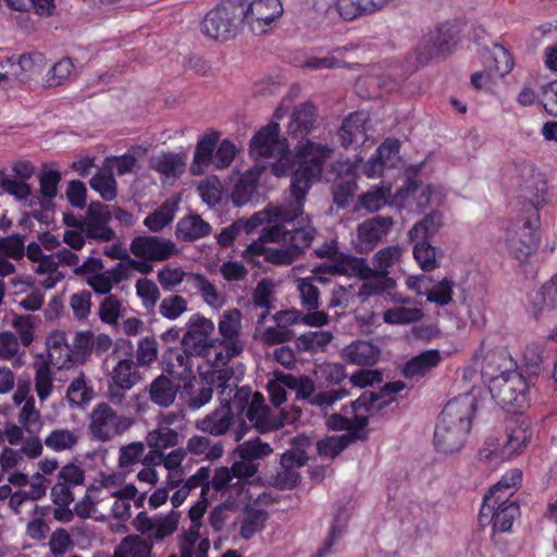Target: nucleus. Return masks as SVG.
Here are the masks:
<instances>
[{
	"label": "nucleus",
	"mask_w": 557,
	"mask_h": 557,
	"mask_svg": "<svg viewBox=\"0 0 557 557\" xmlns=\"http://www.w3.org/2000/svg\"><path fill=\"white\" fill-rule=\"evenodd\" d=\"M478 409L472 394H461L450 399L438 416L433 443L437 451L453 454L465 445Z\"/></svg>",
	"instance_id": "3"
},
{
	"label": "nucleus",
	"mask_w": 557,
	"mask_h": 557,
	"mask_svg": "<svg viewBox=\"0 0 557 557\" xmlns=\"http://www.w3.org/2000/svg\"><path fill=\"white\" fill-rule=\"evenodd\" d=\"M443 223V213L433 210L409 230L408 238L430 242L440 232Z\"/></svg>",
	"instance_id": "34"
},
{
	"label": "nucleus",
	"mask_w": 557,
	"mask_h": 557,
	"mask_svg": "<svg viewBox=\"0 0 557 557\" xmlns=\"http://www.w3.org/2000/svg\"><path fill=\"white\" fill-rule=\"evenodd\" d=\"M308 456L302 449H290L281 456L282 471L275 476L276 485L281 488H294L300 479L297 469L306 465Z\"/></svg>",
	"instance_id": "22"
},
{
	"label": "nucleus",
	"mask_w": 557,
	"mask_h": 557,
	"mask_svg": "<svg viewBox=\"0 0 557 557\" xmlns=\"http://www.w3.org/2000/svg\"><path fill=\"white\" fill-rule=\"evenodd\" d=\"M180 385H174L171 379L160 375L150 385L151 400L162 407H169L175 400Z\"/></svg>",
	"instance_id": "38"
},
{
	"label": "nucleus",
	"mask_w": 557,
	"mask_h": 557,
	"mask_svg": "<svg viewBox=\"0 0 557 557\" xmlns=\"http://www.w3.org/2000/svg\"><path fill=\"white\" fill-rule=\"evenodd\" d=\"M94 397V389L84 373L75 377L66 389V399L71 406L84 407Z\"/></svg>",
	"instance_id": "39"
},
{
	"label": "nucleus",
	"mask_w": 557,
	"mask_h": 557,
	"mask_svg": "<svg viewBox=\"0 0 557 557\" xmlns=\"http://www.w3.org/2000/svg\"><path fill=\"white\" fill-rule=\"evenodd\" d=\"M158 358V342L154 337H144L138 342L136 363L139 367H150Z\"/></svg>",
	"instance_id": "63"
},
{
	"label": "nucleus",
	"mask_w": 557,
	"mask_h": 557,
	"mask_svg": "<svg viewBox=\"0 0 557 557\" xmlns=\"http://www.w3.org/2000/svg\"><path fill=\"white\" fill-rule=\"evenodd\" d=\"M317 120V109L310 102L298 106L293 112L288 125V133L295 137L306 136L313 127Z\"/></svg>",
	"instance_id": "33"
},
{
	"label": "nucleus",
	"mask_w": 557,
	"mask_h": 557,
	"mask_svg": "<svg viewBox=\"0 0 557 557\" xmlns=\"http://www.w3.org/2000/svg\"><path fill=\"white\" fill-rule=\"evenodd\" d=\"M333 337L330 331H312L298 336L295 341V345L299 351L314 355L325 351Z\"/></svg>",
	"instance_id": "37"
},
{
	"label": "nucleus",
	"mask_w": 557,
	"mask_h": 557,
	"mask_svg": "<svg viewBox=\"0 0 557 557\" xmlns=\"http://www.w3.org/2000/svg\"><path fill=\"white\" fill-rule=\"evenodd\" d=\"M114 557H151L152 543L140 535L125 536L114 548Z\"/></svg>",
	"instance_id": "35"
},
{
	"label": "nucleus",
	"mask_w": 557,
	"mask_h": 557,
	"mask_svg": "<svg viewBox=\"0 0 557 557\" xmlns=\"http://www.w3.org/2000/svg\"><path fill=\"white\" fill-rule=\"evenodd\" d=\"M244 23L243 0H221L206 13L200 30L211 40L225 42L237 37Z\"/></svg>",
	"instance_id": "5"
},
{
	"label": "nucleus",
	"mask_w": 557,
	"mask_h": 557,
	"mask_svg": "<svg viewBox=\"0 0 557 557\" xmlns=\"http://www.w3.org/2000/svg\"><path fill=\"white\" fill-rule=\"evenodd\" d=\"M413 243V257L424 272H431L438 268L436 248L429 240L409 239Z\"/></svg>",
	"instance_id": "41"
},
{
	"label": "nucleus",
	"mask_w": 557,
	"mask_h": 557,
	"mask_svg": "<svg viewBox=\"0 0 557 557\" xmlns=\"http://www.w3.org/2000/svg\"><path fill=\"white\" fill-rule=\"evenodd\" d=\"M40 53L21 54L20 57H5V62L10 71L15 72L12 77L18 78L23 73H34L36 71V62L41 61Z\"/></svg>",
	"instance_id": "54"
},
{
	"label": "nucleus",
	"mask_w": 557,
	"mask_h": 557,
	"mask_svg": "<svg viewBox=\"0 0 557 557\" xmlns=\"http://www.w3.org/2000/svg\"><path fill=\"white\" fill-rule=\"evenodd\" d=\"M244 22L255 34H264L273 21L283 14L281 0H243Z\"/></svg>",
	"instance_id": "13"
},
{
	"label": "nucleus",
	"mask_w": 557,
	"mask_h": 557,
	"mask_svg": "<svg viewBox=\"0 0 557 557\" xmlns=\"http://www.w3.org/2000/svg\"><path fill=\"white\" fill-rule=\"evenodd\" d=\"M400 141L397 138H386L376 149L374 156L386 168H395L399 161Z\"/></svg>",
	"instance_id": "59"
},
{
	"label": "nucleus",
	"mask_w": 557,
	"mask_h": 557,
	"mask_svg": "<svg viewBox=\"0 0 557 557\" xmlns=\"http://www.w3.org/2000/svg\"><path fill=\"white\" fill-rule=\"evenodd\" d=\"M197 429L213 436H226L234 443L240 442L250 426L244 418H238L233 413L228 405L215 408L197 422Z\"/></svg>",
	"instance_id": "9"
},
{
	"label": "nucleus",
	"mask_w": 557,
	"mask_h": 557,
	"mask_svg": "<svg viewBox=\"0 0 557 557\" xmlns=\"http://www.w3.org/2000/svg\"><path fill=\"white\" fill-rule=\"evenodd\" d=\"M18 423L30 435H37L42 429L40 411L35 407V399L30 397L25 401L18 413Z\"/></svg>",
	"instance_id": "42"
},
{
	"label": "nucleus",
	"mask_w": 557,
	"mask_h": 557,
	"mask_svg": "<svg viewBox=\"0 0 557 557\" xmlns=\"http://www.w3.org/2000/svg\"><path fill=\"white\" fill-rule=\"evenodd\" d=\"M77 442L78 436L74 431L67 429L52 430L45 438V445L54 451L72 449L76 446Z\"/></svg>",
	"instance_id": "49"
},
{
	"label": "nucleus",
	"mask_w": 557,
	"mask_h": 557,
	"mask_svg": "<svg viewBox=\"0 0 557 557\" xmlns=\"http://www.w3.org/2000/svg\"><path fill=\"white\" fill-rule=\"evenodd\" d=\"M188 282L201 294L208 305L215 306L220 302L221 297L216 287L205 275L199 273L193 274Z\"/></svg>",
	"instance_id": "62"
},
{
	"label": "nucleus",
	"mask_w": 557,
	"mask_h": 557,
	"mask_svg": "<svg viewBox=\"0 0 557 557\" xmlns=\"http://www.w3.org/2000/svg\"><path fill=\"white\" fill-rule=\"evenodd\" d=\"M391 195L392 184L382 181L380 185L360 195L358 201L362 209L376 212L388 203Z\"/></svg>",
	"instance_id": "36"
},
{
	"label": "nucleus",
	"mask_w": 557,
	"mask_h": 557,
	"mask_svg": "<svg viewBox=\"0 0 557 557\" xmlns=\"http://www.w3.org/2000/svg\"><path fill=\"white\" fill-rule=\"evenodd\" d=\"M540 220L536 218H527L523 222L521 232L516 236L507 238V249L516 260L523 263L536 251L540 244L537 228Z\"/></svg>",
	"instance_id": "16"
},
{
	"label": "nucleus",
	"mask_w": 557,
	"mask_h": 557,
	"mask_svg": "<svg viewBox=\"0 0 557 557\" xmlns=\"http://www.w3.org/2000/svg\"><path fill=\"white\" fill-rule=\"evenodd\" d=\"M350 443L351 437L349 435L329 436L318 442L317 450L320 456L335 458Z\"/></svg>",
	"instance_id": "58"
},
{
	"label": "nucleus",
	"mask_w": 557,
	"mask_h": 557,
	"mask_svg": "<svg viewBox=\"0 0 557 557\" xmlns=\"http://www.w3.org/2000/svg\"><path fill=\"white\" fill-rule=\"evenodd\" d=\"M219 141V133L206 134L198 140L190 170L194 174H201L212 163L213 153Z\"/></svg>",
	"instance_id": "30"
},
{
	"label": "nucleus",
	"mask_w": 557,
	"mask_h": 557,
	"mask_svg": "<svg viewBox=\"0 0 557 557\" xmlns=\"http://www.w3.org/2000/svg\"><path fill=\"white\" fill-rule=\"evenodd\" d=\"M249 152L255 158L280 157L272 165L276 176H284L290 170L288 145L286 139L280 137V125L276 122H270L252 136Z\"/></svg>",
	"instance_id": "6"
},
{
	"label": "nucleus",
	"mask_w": 557,
	"mask_h": 557,
	"mask_svg": "<svg viewBox=\"0 0 557 557\" xmlns=\"http://www.w3.org/2000/svg\"><path fill=\"white\" fill-rule=\"evenodd\" d=\"M131 425L129 420L119 414L109 404H97L90 414L88 431L94 441L107 443L123 434Z\"/></svg>",
	"instance_id": "11"
},
{
	"label": "nucleus",
	"mask_w": 557,
	"mask_h": 557,
	"mask_svg": "<svg viewBox=\"0 0 557 557\" xmlns=\"http://www.w3.org/2000/svg\"><path fill=\"white\" fill-rule=\"evenodd\" d=\"M272 451V447L268 443L261 442L259 438L239 444L236 448L239 458L251 462L269 456Z\"/></svg>",
	"instance_id": "55"
},
{
	"label": "nucleus",
	"mask_w": 557,
	"mask_h": 557,
	"mask_svg": "<svg viewBox=\"0 0 557 557\" xmlns=\"http://www.w3.org/2000/svg\"><path fill=\"white\" fill-rule=\"evenodd\" d=\"M302 398H310V404L318 407H330L337 400L349 396V391L345 387L332 388L314 393V383L308 376H300L299 384L296 388Z\"/></svg>",
	"instance_id": "25"
},
{
	"label": "nucleus",
	"mask_w": 557,
	"mask_h": 557,
	"mask_svg": "<svg viewBox=\"0 0 557 557\" xmlns=\"http://www.w3.org/2000/svg\"><path fill=\"white\" fill-rule=\"evenodd\" d=\"M331 153L332 149L327 145L307 143L302 151L305 160L292 174V203L276 208L275 215L282 224L269 226L264 234L267 240L283 243L298 258L311 246L317 231L310 224L296 227L294 222L302 215L308 191L320 180L323 164Z\"/></svg>",
	"instance_id": "1"
},
{
	"label": "nucleus",
	"mask_w": 557,
	"mask_h": 557,
	"mask_svg": "<svg viewBox=\"0 0 557 557\" xmlns=\"http://www.w3.org/2000/svg\"><path fill=\"white\" fill-rule=\"evenodd\" d=\"M391 216L375 215L364 220L357 227L358 247L361 252H369L385 237L393 226Z\"/></svg>",
	"instance_id": "18"
},
{
	"label": "nucleus",
	"mask_w": 557,
	"mask_h": 557,
	"mask_svg": "<svg viewBox=\"0 0 557 557\" xmlns=\"http://www.w3.org/2000/svg\"><path fill=\"white\" fill-rule=\"evenodd\" d=\"M317 380L320 384L338 385L346 377V368L338 362H325L318 367L315 371Z\"/></svg>",
	"instance_id": "51"
},
{
	"label": "nucleus",
	"mask_w": 557,
	"mask_h": 557,
	"mask_svg": "<svg viewBox=\"0 0 557 557\" xmlns=\"http://www.w3.org/2000/svg\"><path fill=\"white\" fill-rule=\"evenodd\" d=\"M246 418L259 433L275 431L283 425L282 421L271 413L263 395L259 392L252 395Z\"/></svg>",
	"instance_id": "20"
},
{
	"label": "nucleus",
	"mask_w": 557,
	"mask_h": 557,
	"mask_svg": "<svg viewBox=\"0 0 557 557\" xmlns=\"http://www.w3.org/2000/svg\"><path fill=\"white\" fill-rule=\"evenodd\" d=\"M109 360L114 362V366L110 372L108 398L111 403L120 405L125 398V393L141 380L139 366L134 361V345L132 342L127 339L119 341Z\"/></svg>",
	"instance_id": "4"
},
{
	"label": "nucleus",
	"mask_w": 557,
	"mask_h": 557,
	"mask_svg": "<svg viewBox=\"0 0 557 557\" xmlns=\"http://www.w3.org/2000/svg\"><path fill=\"white\" fill-rule=\"evenodd\" d=\"M522 483V471L520 469L513 468L508 470L500 480L490 488L486 495H493V497H497L499 495L508 493V498L511 499L515 491Z\"/></svg>",
	"instance_id": "48"
},
{
	"label": "nucleus",
	"mask_w": 557,
	"mask_h": 557,
	"mask_svg": "<svg viewBox=\"0 0 557 557\" xmlns=\"http://www.w3.org/2000/svg\"><path fill=\"white\" fill-rule=\"evenodd\" d=\"M484 65L492 75L504 77L515 65L513 58L509 50L502 45H494L491 50L483 54Z\"/></svg>",
	"instance_id": "32"
},
{
	"label": "nucleus",
	"mask_w": 557,
	"mask_h": 557,
	"mask_svg": "<svg viewBox=\"0 0 557 557\" xmlns=\"http://www.w3.org/2000/svg\"><path fill=\"white\" fill-rule=\"evenodd\" d=\"M442 357L440 350H425L406 362L403 373L407 379L422 377L430 370L437 367Z\"/></svg>",
	"instance_id": "31"
},
{
	"label": "nucleus",
	"mask_w": 557,
	"mask_h": 557,
	"mask_svg": "<svg viewBox=\"0 0 557 557\" xmlns=\"http://www.w3.org/2000/svg\"><path fill=\"white\" fill-rule=\"evenodd\" d=\"M403 249L398 245L387 246L372 257L373 270L389 274V269L401 258Z\"/></svg>",
	"instance_id": "50"
},
{
	"label": "nucleus",
	"mask_w": 557,
	"mask_h": 557,
	"mask_svg": "<svg viewBox=\"0 0 557 557\" xmlns=\"http://www.w3.org/2000/svg\"><path fill=\"white\" fill-rule=\"evenodd\" d=\"M357 189V182L355 176L338 177L333 185V199L334 202L345 208L348 206L355 190Z\"/></svg>",
	"instance_id": "57"
},
{
	"label": "nucleus",
	"mask_w": 557,
	"mask_h": 557,
	"mask_svg": "<svg viewBox=\"0 0 557 557\" xmlns=\"http://www.w3.org/2000/svg\"><path fill=\"white\" fill-rule=\"evenodd\" d=\"M313 281H321V277H306L298 283L301 305L308 311L317 310L320 306V290L313 284Z\"/></svg>",
	"instance_id": "52"
},
{
	"label": "nucleus",
	"mask_w": 557,
	"mask_h": 557,
	"mask_svg": "<svg viewBox=\"0 0 557 557\" xmlns=\"http://www.w3.org/2000/svg\"><path fill=\"white\" fill-rule=\"evenodd\" d=\"M459 38L456 24L444 23L425 34L416 48L417 67L426 64L431 59L450 53Z\"/></svg>",
	"instance_id": "10"
},
{
	"label": "nucleus",
	"mask_w": 557,
	"mask_h": 557,
	"mask_svg": "<svg viewBox=\"0 0 557 557\" xmlns=\"http://www.w3.org/2000/svg\"><path fill=\"white\" fill-rule=\"evenodd\" d=\"M334 4L344 21H354L374 13L369 0H335Z\"/></svg>",
	"instance_id": "47"
},
{
	"label": "nucleus",
	"mask_w": 557,
	"mask_h": 557,
	"mask_svg": "<svg viewBox=\"0 0 557 557\" xmlns=\"http://www.w3.org/2000/svg\"><path fill=\"white\" fill-rule=\"evenodd\" d=\"M516 175L512 180L513 186L519 191V196L527 200L529 218L540 220V208L546 201L547 181L545 175L531 162L522 161L515 164Z\"/></svg>",
	"instance_id": "7"
},
{
	"label": "nucleus",
	"mask_w": 557,
	"mask_h": 557,
	"mask_svg": "<svg viewBox=\"0 0 557 557\" xmlns=\"http://www.w3.org/2000/svg\"><path fill=\"white\" fill-rule=\"evenodd\" d=\"M240 312L235 309L223 314L219 322V331L223 337V350L215 349V362L225 364L242 352L239 345Z\"/></svg>",
	"instance_id": "14"
},
{
	"label": "nucleus",
	"mask_w": 557,
	"mask_h": 557,
	"mask_svg": "<svg viewBox=\"0 0 557 557\" xmlns=\"http://www.w3.org/2000/svg\"><path fill=\"white\" fill-rule=\"evenodd\" d=\"M455 285L456 283L453 277H443L426 290V300L440 307L449 305L453 301Z\"/></svg>",
	"instance_id": "46"
},
{
	"label": "nucleus",
	"mask_w": 557,
	"mask_h": 557,
	"mask_svg": "<svg viewBox=\"0 0 557 557\" xmlns=\"http://www.w3.org/2000/svg\"><path fill=\"white\" fill-rule=\"evenodd\" d=\"M52 389L53 377L50 366L41 363L35 373V391L40 401H45L51 395Z\"/></svg>",
	"instance_id": "61"
},
{
	"label": "nucleus",
	"mask_w": 557,
	"mask_h": 557,
	"mask_svg": "<svg viewBox=\"0 0 557 557\" xmlns=\"http://www.w3.org/2000/svg\"><path fill=\"white\" fill-rule=\"evenodd\" d=\"M268 519V512L261 509L250 511L240 525V536L245 540L251 539L256 533L260 532L264 528V523Z\"/></svg>",
	"instance_id": "60"
},
{
	"label": "nucleus",
	"mask_w": 557,
	"mask_h": 557,
	"mask_svg": "<svg viewBox=\"0 0 557 557\" xmlns=\"http://www.w3.org/2000/svg\"><path fill=\"white\" fill-rule=\"evenodd\" d=\"M262 170L260 166H252L239 176L231 193V199L235 206L242 207L252 200L259 186Z\"/></svg>",
	"instance_id": "27"
},
{
	"label": "nucleus",
	"mask_w": 557,
	"mask_h": 557,
	"mask_svg": "<svg viewBox=\"0 0 557 557\" xmlns=\"http://www.w3.org/2000/svg\"><path fill=\"white\" fill-rule=\"evenodd\" d=\"M261 222L260 219L257 216L251 218L250 220L246 222H234L227 227H224L221 230V232L216 236V242L221 247L227 248L233 245L235 239L240 233L242 225H244V230L246 233L251 232L259 223Z\"/></svg>",
	"instance_id": "53"
},
{
	"label": "nucleus",
	"mask_w": 557,
	"mask_h": 557,
	"mask_svg": "<svg viewBox=\"0 0 557 557\" xmlns=\"http://www.w3.org/2000/svg\"><path fill=\"white\" fill-rule=\"evenodd\" d=\"M211 231V225L200 215L189 214L177 222L175 236L181 242H195L208 236Z\"/></svg>",
	"instance_id": "29"
},
{
	"label": "nucleus",
	"mask_w": 557,
	"mask_h": 557,
	"mask_svg": "<svg viewBox=\"0 0 557 557\" xmlns=\"http://www.w3.org/2000/svg\"><path fill=\"white\" fill-rule=\"evenodd\" d=\"M419 166H410L406 170V181L404 186L396 191V198L400 201H407L409 198H414L419 208H425L431 201L433 188L431 185L422 186L419 180Z\"/></svg>",
	"instance_id": "21"
},
{
	"label": "nucleus",
	"mask_w": 557,
	"mask_h": 557,
	"mask_svg": "<svg viewBox=\"0 0 557 557\" xmlns=\"http://www.w3.org/2000/svg\"><path fill=\"white\" fill-rule=\"evenodd\" d=\"M423 318V311L416 307H394L384 311L383 321L392 325L410 324L420 321Z\"/></svg>",
	"instance_id": "43"
},
{
	"label": "nucleus",
	"mask_w": 557,
	"mask_h": 557,
	"mask_svg": "<svg viewBox=\"0 0 557 557\" xmlns=\"http://www.w3.org/2000/svg\"><path fill=\"white\" fill-rule=\"evenodd\" d=\"M151 168L168 177H178L185 171V161L174 152H165L151 160Z\"/></svg>",
	"instance_id": "40"
},
{
	"label": "nucleus",
	"mask_w": 557,
	"mask_h": 557,
	"mask_svg": "<svg viewBox=\"0 0 557 557\" xmlns=\"http://www.w3.org/2000/svg\"><path fill=\"white\" fill-rule=\"evenodd\" d=\"M194 357L197 356L189 354L183 347L170 349L163 357L164 369L173 379L186 385L195 377Z\"/></svg>",
	"instance_id": "23"
},
{
	"label": "nucleus",
	"mask_w": 557,
	"mask_h": 557,
	"mask_svg": "<svg viewBox=\"0 0 557 557\" xmlns=\"http://www.w3.org/2000/svg\"><path fill=\"white\" fill-rule=\"evenodd\" d=\"M89 185L106 201L113 200L117 195V184L110 170H99L90 178Z\"/></svg>",
	"instance_id": "45"
},
{
	"label": "nucleus",
	"mask_w": 557,
	"mask_h": 557,
	"mask_svg": "<svg viewBox=\"0 0 557 557\" xmlns=\"http://www.w3.org/2000/svg\"><path fill=\"white\" fill-rule=\"evenodd\" d=\"M134 256L150 261H163L176 252V246L170 239L158 236H136L131 243Z\"/></svg>",
	"instance_id": "17"
},
{
	"label": "nucleus",
	"mask_w": 557,
	"mask_h": 557,
	"mask_svg": "<svg viewBox=\"0 0 557 557\" xmlns=\"http://www.w3.org/2000/svg\"><path fill=\"white\" fill-rule=\"evenodd\" d=\"M232 374L231 371H220L212 382L218 388H221L220 403L228 405L233 413H236L238 418H244L243 414L247 411L253 394L249 386H236L234 389L230 384Z\"/></svg>",
	"instance_id": "15"
},
{
	"label": "nucleus",
	"mask_w": 557,
	"mask_h": 557,
	"mask_svg": "<svg viewBox=\"0 0 557 557\" xmlns=\"http://www.w3.org/2000/svg\"><path fill=\"white\" fill-rule=\"evenodd\" d=\"M343 359L350 364L373 366L380 357V349L366 341H356L342 351Z\"/></svg>",
	"instance_id": "28"
},
{
	"label": "nucleus",
	"mask_w": 557,
	"mask_h": 557,
	"mask_svg": "<svg viewBox=\"0 0 557 557\" xmlns=\"http://www.w3.org/2000/svg\"><path fill=\"white\" fill-rule=\"evenodd\" d=\"M506 431V442L500 444L502 460H508L520 455L525 449L532 437L530 423L525 419L517 421L512 425H508Z\"/></svg>",
	"instance_id": "24"
},
{
	"label": "nucleus",
	"mask_w": 557,
	"mask_h": 557,
	"mask_svg": "<svg viewBox=\"0 0 557 557\" xmlns=\"http://www.w3.org/2000/svg\"><path fill=\"white\" fill-rule=\"evenodd\" d=\"M519 516L520 506L508 498V493L497 497L484 495L478 520L482 528L492 525L494 532H507Z\"/></svg>",
	"instance_id": "8"
},
{
	"label": "nucleus",
	"mask_w": 557,
	"mask_h": 557,
	"mask_svg": "<svg viewBox=\"0 0 557 557\" xmlns=\"http://www.w3.org/2000/svg\"><path fill=\"white\" fill-rule=\"evenodd\" d=\"M516 362L505 351L488 354L482 374L488 379V389L494 401L505 410L518 413L529 406V384L517 370Z\"/></svg>",
	"instance_id": "2"
},
{
	"label": "nucleus",
	"mask_w": 557,
	"mask_h": 557,
	"mask_svg": "<svg viewBox=\"0 0 557 557\" xmlns=\"http://www.w3.org/2000/svg\"><path fill=\"white\" fill-rule=\"evenodd\" d=\"M368 117L363 112L350 113L342 123L338 136L342 145L349 147L360 146L368 140Z\"/></svg>",
	"instance_id": "26"
},
{
	"label": "nucleus",
	"mask_w": 557,
	"mask_h": 557,
	"mask_svg": "<svg viewBox=\"0 0 557 557\" xmlns=\"http://www.w3.org/2000/svg\"><path fill=\"white\" fill-rule=\"evenodd\" d=\"M532 305L539 311L557 309V273L536 292Z\"/></svg>",
	"instance_id": "44"
},
{
	"label": "nucleus",
	"mask_w": 557,
	"mask_h": 557,
	"mask_svg": "<svg viewBox=\"0 0 557 557\" xmlns=\"http://www.w3.org/2000/svg\"><path fill=\"white\" fill-rule=\"evenodd\" d=\"M175 211L172 207L163 203L160 208L149 213L144 225L151 232H160L174 220Z\"/></svg>",
	"instance_id": "56"
},
{
	"label": "nucleus",
	"mask_w": 557,
	"mask_h": 557,
	"mask_svg": "<svg viewBox=\"0 0 557 557\" xmlns=\"http://www.w3.org/2000/svg\"><path fill=\"white\" fill-rule=\"evenodd\" d=\"M147 444L150 448L166 449L174 447L177 444V433L170 429H158L148 433L146 437Z\"/></svg>",
	"instance_id": "64"
},
{
	"label": "nucleus",
	"mask_w": 557,
	"mask_h": 557,
	"mask_svg": "<svg viewBox=\"0 0 557 557\" xmlns=\"http://www.w3.org/2000/svg\"><path fill=\"white\" fill-rule=\"evenodd\" d=\"M112 212L100 201H91L84 215L83 232L87 239L99 243L111 242L115 232L110 227Z\"/></svg>",
	"instance_id": "12"
},
{
	"label": "nucleus",
	"mask_w": 557,
	"mask_h": 557,
	"mask_svg": "<svg viewBox=\"0 0 557 557\" xmlns=\"http://www.w3.org/2000/svg\"><path fill=\"white\" fill-rule=\"evenodd\" d=\"M214 330L211 320L194 314L187 323V330L184 334L181 345L189 354L201 356L208 348L209 335Z\"/></svg>",
	"instance_id": "19"
}]
</instances>
